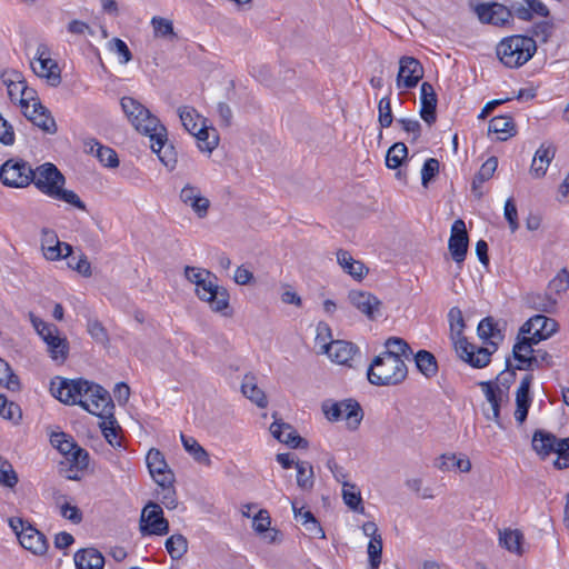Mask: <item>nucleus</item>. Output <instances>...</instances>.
Wrapping results in <instances>:
<instances>
[{
	"mask_svg": "<svg viewBox=\"0 0 569 569\" xmlns=\"http://www.w3.org/2000/svg\"><path fill=\"white\" fill-rule=\"evenodd\" d=\"M32 173L34 178L31 183H33L40 192L54 200L69 203L79 210H87L86 203L74 191L63 188L66 178L56 164L46 162L32 169Z\"/></svg>",
	"mask_w": 569,
	"mask_h": 569,
	"instance_id": "f257e3e1",
	"label": "nucleus"
},
{
	"mask_svg": "<svg viewBox=\"0 0 569 569\" xmlns=\"http://www.w3.org/2000/svg\"><path fill=\"white\" fill-rule=\"evenodd\" d=\"M450 338L453 341L460 359L473 368H485L490 363L491 351L488 347H478L470 343L463 336L466 322L459 307H452L448 312Z\"/></svg>",
	"mask_w": 569,
	"mask_h": 569,
	"instance_id": "f03ea898",
	"label": "nucleus"
},
{
	"mask_svg": "<svg viewBox=\"0 0 569 569\" xmlns=\"http://www.w3.org/2000/svg\"><path fill=\"white\" fill-rule=\"evenodd\" d=\"M407 376V365L392 352H381L375 357L367 370V378L375 386H398Z\"/></svg>",
	"mask_w": 569,
	"mask_h": 569,
	"instance_id": "7ed1b4c3",
	"label": "nucleus"
},
{
	"mask_svg": "<svg viewBox=\"0 0 569 569\" xmlns=\"http://www.w3.org/2000/svg\"><path fill=\"white\" fill-rule=\"evenodd\" d=\"M57 379L59 380L58 386L56 381H51L50 390L52 396L64 405H78V401L87 397L88 392H93L91 396L98 399L109 400V391L100 385L83 378L68 379L57 377Z\"/></svg>",
	"mask_w": 569,
	"mask_h": 569,
	"instance_id": "20e7f679",
	"label": "nucleus"
},
{
	"mask_svg": "<svg viewBox=\"0 0 569 569\" xmlns=\"http://www.w3.org/2000/svg\"><path fill=\"white\" fill-rule=\"evenodd\" d=\"M499 60L508 68H518L529 61L537 51V43L529 36L515 34L497 46Z\"/></svg>",
	"mask_w": 569,
	"mask_h": 569,
	"instance_id": "39448f33",
	"label": "nucleus"
},
{
	"mask_svg": "<svg viewBox=\"0 0 569 569\" xmlns=\"http://www.w3.org/2000/svg\"><path fill=\"white\" fill-rule=\"evenodd\" d=\"M204 278L196 287L197 297L207 302L212 312L231 317L233 310L230 306L229 291L217 283L218 278L213 272L204 270Z\"/></svg>",
	"mask_w": 569,
	"mask_h": 569,
	"instance_id": "423d86ee",
	"label": "nucleus"
},
{
	"mask_svg": "<svg viewBox=\"0 0 569 569\" xmlns=\"http://www.w3.org/2000/svg\"><path fill=\"white\" fill-rule=\"evenodd\" d=\"M321 409L330 422L342 420V411H346L345 420L347 428L351 431H356L363 419V410L360 403L352 398L341 401L326 400L322 402Z\"/></svg>",
	"mask_w": 569,
	"mask_h": 569,
	"instance_id": "0eeeda50",
	"label": "nucleus"
},
{
	"mask_svg": "<svg viewBox=\"0 0 569 569\" xmlns=\"http://www.w3.org/2000/svg\"><path fill=\"white\" fill-rule=\"evenodd\" d=\"M121 108L131 124L141 133L147 134L157 130L160 120L149 109L131 97H123Z\"/></svg>",
	"mask_w": 569,
	"mask_h": 569,
	"instance_id": "6e6552de",
	"label": "nucleus"
},
{
	"mask_svg": "<svg viewBox=\"0 0 569 569\" xmlns=\"http://www.w3.org/2000/svg\"><path fill=\"white\" fill-rule=\"evenodd\" d=\"M33 178L31 166L22 159H9L0 167V180L7 187L24 188Z\"/></svg>",
	"mask_w": 569,
	"mask_h": 569,
	"instance_id": "1a4fd4ad",
	"label": "nucleus"
},
{
	"mask_svg": "<svg viewBox=\"0 0 569 569\" xmlns=\"http://www.w3.org/2000/svg\"><path fill=\"white\" fill-rule=\"evenodd\" d=\"M140 532L146 536H164L169 532V522L157 502L149 501L142 509L139 523Z\"/></svg>",
	"mask_w": 569,
	"mask_h": 569,
	"instance_id": "9d476101",
	"label": "nucleus"
},
{
	"mask_svg": "<svg viewBox=\"0 0 569 569\" xmlns=\"http://www.w3.org/2000/svg\"><path fill=\"white\" fill-rule=\"evenodd\" d=\"M479 21L483 24L505 27L513 22V9L499 2H482L473 8Z\"/></svg>",
	"mask_w": 569,
	"mask_h": 569,
	"instance_id": "9b49d317",
	"label": "nucleus"
},
{
	"mask_svg": "<svg viewBox=\"0 0 569 569\" xmlns=\"http://www.w3.org/2000/svg\"><path fill=\"white\" fill-rule=\"evenodd\" d=\"M151 141V149L158 154L159 160L170 170H173L178 162V154L172 143L168 142L167 128L159 122L157 130L147 133Z\"/></svg>",
	"mask_w": 569,
	"mask_h": 569,
	"instance_id": "f8f14e48",
	"label": "nucleus"
},
{
	"mask_svg": "<svg viewBox=\"0 0 569 569\" xmlns=\"http://www.w3.org/2000/svg\"><path fill=\"white\" fill-rule=\"evenodd\" d=\"M423 67L421 62L409 56H403L399 60V71L396 83L398 88L412 89L423 78Z\"/></svg>",
	"mask_w": 569,
	"mask_h": 569,
	"instance_id": "ddd939ff",
	"label": "nucleus"
},
{
	"mask_svg": "<svg viewBox=\"0 0 569 569\" xmlns=\"http://www.w3.org/2000/svg\"><path fill=\"white\" fill-rule=\"evenodd\" d=\"M469 247V236L466 223L462 219H457L451 226V234L448 242L450 254L456 263L461 264L467 256Z\"/></svg>",
	"mask_w": 569,
	"mask_h": 569,
	"instance_id": "4468645a",
	"label": "nucleus"
},
{
	"mask_svg": "<svg viewBox=\"0 0 569 569\" xmlns=\"http://www.w3.org/2000/svg\"><path fill=\"white\" fill-rule=\"evenodd\" d=\"M146 462L152 479L158 486L174 482V475L169 469L164 456L160 450L151 448L147 453Z\"/></svg>",
	"mask_w": 569,
	"mask_h": 569,
	"instance_id": "2eb2a0df",
	"label": "nucleus"
},
{
	"mask_svg": "<svg viewBox=\"0 0 569 569\" xmlns=\"http://www.w3.org/2000/svg\"><path fill=\"white\" fill-rule=\"evenodd\" d=\"M512 358L517 361L515 369L533 371L535 369L553 367V358L546 350L537 349L535 353L527 356L523 351L512 353Z\"/></svg>",
	"mask_w": 569,
	"mask_h": 569,
	"instance_id": "dca6fc26",
	"label": "nucleus"
},
{
	"mask_svg": "<svg viewBox=\"0 0 569 569\" xmlns=\"http://www.w3.org/2000/svg\"><path fill=\"white\" fill-rule=\"evenodd\" d=\"M558 322L545 315H536L529 318L521 327L520 335L531 333L535 330V335L540 339H548L558 331Z\"/></svg>",
	"mask_w": 569,
	"mask_h": 569,
	"instance_id": "f3484780",
	"label": "nucleus"
},
{
	"mask_svg": "<svg viewBox=\"0 0 569 569\" xmlns=\"http://www.w3.org/2000/svg\"><path fill=\"white\" fill-rule=\"evenodd\" d=\"M533 376L531 373L526 375L516 391V411L515 419L519 425H522L528 417V412L532 402L530 392Z\"/></svg>",
	"mask_w": 569,
	"mask_h": 569,
	"instance_id": "a211bd4d",
	"label": "nucleus"
},
{
	"mask_svg": "<svg viewBox=\"0 0 569 569\" xmlns=\"http://www.w3.org/2000/svg\"><path fill=\"white\" fill-rule=\"evenodd\" d=\"M180 200L198 216V218H206L210 208L208 198L201 194L197 186L186 184L180 191Z\"/></svg>",
	"mask_w": 569,
	"mask_h": 569,
	"instance_id": "6ab92c4d",
	"label": "nucleus"
},
{
	"mask_svg": "<svg viewBox=\"0 0 569 569\" xmlns=\"http://www.w3.org/2000/svg\"><path fill=\"white\" fill-rule=\"evenodd\" d=\"M270 431L277 440L292 449H307L309 446L308 440L299 436L289 423L274 421L270 426Z\"/></svg>",
	"mask_w": 569,
	"mask_h": 569,
	"instance_id": "aec40b11",
	"label": "nucleus"
},
{
	"mask_svg": "<svg viewBox=\"0 0 569 569\" xmlns=\"http://www.w3.org/2000/svg\"><path fill=\"white\" fill-rule=\"evenodd\" d=\"M102 421L99 423L101 431L106 438V440L112 446V447H120L121 441L118 439V429L119 426L117 425V420L114 417V403L111 399V396L109 397V403L104 406L102 409V415L99 417Z\"/></svg>",
	"mask_w": 569,
	"mask_h": 569,
	"instance_id": "412c9836",
	"label": "nucleus"
},
{
	"mask_svg": "<svg viewBox=\"0 0 569 569\" xmlns=\"http://www.w3.org/2000/svg\"><path fill=\"white\" fill-rule=\"evenodd\" d=\"M437 93L433 86L429 82H422L420 87V117L429 126L437 120Z\"/></svg>",
	"mask_w": 569,
	"mask_h": 569,
	"instance_id": "4be33fe9",
	"label": "nucleus"
},
{
	"mask_svg": "<svg viewBox=\"0 0 569 569\" xmlns=\"http://www.w3.org/2000/svg\"><path fill=\"white\" fill-rule=\"evenodd\" d=\"M20 545L37 556L46 555L49 543L46 536L37 530L31 523H28L27 528L19 538Z\"/></svg>",
	"mask_w": 569,
	"mask_h": 569,
	"instance_id": "5701e85b",
	"label": "nucleus"
},
{
	"mask_svg": "<svg viewBox=\"0 0 569 569\" xmlns=\"http://www.w3.org/2000/svg\"><path fill=\"white\" fill-rule=\"evenodd\" d=\"M322 348L333 361L348 366H351L349 362L358 352V347L356 345L343 340L330 341L329 343L322 345Z\"/></svg>",
	"mask_w": 569,
	"mask_h": 569,
	"instance_id": "b1692460",
	"label": "nucleus"
},
{
	"mask_svg": "<svg viewBox=\"0 0 569 569\" xmlns=\"http://www.w3.org/2000/svg\"><path fill=\"white\" fill-rule=\"evenodd\" d=\"M348 298L352 306L365 313L369 319H376V315L379 312L381 301L370 292L356 291L349 292Z\"/></svg>",
	"mask_w": 569,
	"mask_h": 569,
	"instance_id": "393cba45",
	"label": "nucleus"
},
{
	"mask_svg": "<svg viewBox=\"0 0 569 569\" xmlns=\"http://www.w3.org/2000/svg\"><path fill=\"white\" fill-rule=\"evenodd\" d=\"M23 114L43 132L54 134L58 131V126L50 110L44 107L41 102L32 104V111L29 114L23 111Z\"/></svg>",
	"mask_w": 569,
	"mask_h": 569,
	"instance_id": "a878e982",
	"label": "nucleus"
},
{
	"mask_svg": "<svg viewBox=\"0 0 569 569\" xmlns=\"http://www.w3.org/2000/svg\"><path fill=\"white\" fill-rule=\"evenodd\" d=\"M556 156V147L552 143H542L535 153L530 167V174L540 179L546 176L548 166Z\"/></svg>",
	"mask_w": 569,
	"mask_h": 569,
	"instance_id": "bb28decb",
	"label": "nucleus"
},
{
	"mask_svg": "<svg viewBox=\"0 0 569 569\" xmlns=\"http://www.w3.org/2000/svg\"><path fill=\"white\" fill-rule=\"evenodd\" d=\"M525 305L537 311L553 313L557 309L558 299L548 290L546 292H529L523 297Z\"/></svg>",
	"mask_w": 569,
	"mask_h": 569,
	"instance_id": "cd10ccee",
	"label": "nucleus"
},
{
	"mask_svg": "<svg viewBox=\"0 0 569 569\" xmlns=\"http://www.w3.org/2000/svg\"><path fill=\"white\" fill-rule=\"evenodd\" d=\"M523 2L527 7L521 3H512L515 16L518 19L531 21L533 14L542 18H548L550 16V10L541 0H523Z\"/></svg>",
	"mask_w": 569,
	"mask_h": 569,
	"instance_id": "c85d7f7f",
	"label": "nucleus"
},
{
	"mask_svg": "<svg viewBox=\"0 0 569 569\" xmlns=\"http://www.w3.org/2000/svg\"><path fill=\"white\" fill-rule=\"evenodd\" d=\"M559 440L553 433L538 429L532 436V449L545 459L550 453H555Z\"/></svg>",
	"mask_w": 569,
	"mask_h": 569,
	"instance_id": "c756f323",
	"label": "nucleus"
},
{
	"mask_svg": "<svg viewBox=\"0 0 569 569\" xmlns=\"http://www.w3.org/2000/svg\"><path fill=\"white\" fill-rule=\"evenodd\" d=\"M46 46H39L38 47V58L37 60L39 61L40 63V72H39V76L42 77V78H46L48 83L52 87H57L61 83V74H60V69H59V66L56 61H53L52 59L50 58H44L43 54H44V51H46Z\"/></svg>",
	"mask_w": 569,
	"mask_h": 569,
	"instance_id": "7c9ffc66",
	"label": "nucleus"
},
{
	"mask_svg": "<svg viewBox=\"0 0 569 569\" xmlns=\"http://www.w3.org/2000/svg\"><path fill=\"white\" fill-rule=\"evenodd\" d=\"M77 569H103L104 557L94 548L80 549L74 553Z\"/></svg>",
	"mask_w": 569,
	"mask_h": 569,
	"instance_id": "2f4dec72",
	"label": "nucleus"
},
{
	"mask_svg": "<svg viewBox=\"0 0 569 569\" xmlns=\"http://www.w3.org/2000/svg\"><path fill=\"white\" fill-rule=\"evenodd\" d=\"M477 332L480 339L492 348L491 355L498 349V343L493 340L498 338L502 340L503 336L501 335L500 329L498 328V323L495 321L492 317L483 318L477 328Z\"/></svg>",
	"mask_w": 569,
	"mask_h": 569,
	"instance_id": "473e14b6",
	"label": "nucleus"
},
{
	"mask_svg": "<svg viewBox=\"0 0 569 569\" xmlns=\"http://www.w3.org/2000/svg\"><path fill=\"white\" fill-rule=\"evenodd\" d=\"M337 260L341 268L356 280H361L368 273V268L361 261L355 260L347 250H338Z\"/></svg>",
	"mask_w": 569,
	"mask_h": 569,
	"instance_id": "72a5a7b5",
	"label": "nucleus"
},
{
	"mask_svg": "<svg viewBox=\"0 0 569 569\" xmlns=\"http://www.w3.org/2000/svg\"><path fill=\"white\" fill-rule=\"evenodd\" d=\"M489 132L501 134L498 137L500 141H506L517 133L516 124L510 116L493 117L489 121Z\"/></svg>",
	"mask_w": 569,
	"mask_h": 569,
	"instance_id": "f704fd0d",
	"label": "nucleus"
},
{
	"mask_svg": "<svg viewBox=\"0 0 569 569\" xmlns=\"http://www.w3.org/2000/svg\"><path fill=\"white\" fill-rule=\"evenodd\" d=\"M241 392L252 402H254L259 408H266L268 405L267 397L264 392L257 386L256 377L252 375H246L242 385Z\"/></svg>",
	"mask_w": 569,
	"mask_h": 569,
	"instance_id": "c9c22d12",
	"label": "nucleus"
},
{
	"mask_svg": "<svg viewBox=\"0 0 569 569\" xmlns=\"http://www.w3.org/2000/svg\"><path fill=\"white\" fill-rule=\"evenodd\" d=\"M416 367L426 378H433L438 373V361L433 353L428 350H419L413 356Z\"/></svg>",
	"mask_w": 569,
	"mask_h": 569,
	"instance_id": "e433bc0d",
	"label": "nucleus"
},
{
	"mask_svg": "<svg viewBox=\"0 0 569 569\" xmlns=\"http://www.w3.org/2000/svg\"><path fill=\"white\" fill-rule=\"evenodd\" d=\"M499 541L508 551L517 555L522 553L523 535L518 529H505L499 532Z\"/></svg>",
	"mask_w": 569,
	"mask_h": 569,
	"instance_id": "4c0bfd02",
	"label": "nucleus"
},
{
	"mask_svg": "<svg viewBox=\"0 0 569 569\" xmlns=\"http://www.w3.org/2000/svg\"><path fill=\"white\" fill-rule=\"evenodd\" d=\"M181 442L184 450L188 453H190L198 463H202L206 466L211 465L209 453L194 438L187 437L183 433H181Z\"/></svg>",
	"mask_w": 569,
	"mask_h": 569,
	"instance_id": "58836bf2",
	"label": "nucleus"
},
{
	"mask_svg": "<svg viewBox=\"0 0 569 569\" xmlns=\"http://www.w3.org/2000/svg\"><path fill=\"white\" fill-rule=\"evenodd\" d=\"M1 80L8 89L10 100L14 101L26 81L23 74L18 70H6L1 73Z\"/></svg>",
	"mask_w": 569,
	"mask_h": 569,
	"instance_id": "ea45409f",
	"label": "nucleus"
},
{
	"mask_svg": "<svg viewBox=\"0 0 569 569\" xmlns=\"http://www.w3.org/2000/svg\"><path fill=\"white\" fill-rule=\"evenodd\" d=\"M199 141V149L206 152H212L219 143V136L214 128H208L204 124L193 134Z\"/></svg>",
	"mask_w": 569,
	"mask_h": 569,
	"instance_id": "a19ab883",
	"label": "nucleus"
},
{
	"mask_svg": "<svg viewBox=\"0 0 569 569\" xmlns=\"http://www.w3.org/2000/svg\"><path fill=\"white\" fill-rule=\"evenodd\" d=\"M342 499L343 502L353 511L365 513V507L362 505V497L360 490L356 485L350 482H343L342 487Z\"/></svg>",
	"mask_w": 569,
	"mask_h": 569,
	"instance_id": "79ce46f5",
	"label": "nucleus"
},
{
	"mask_svg": "<svg viewBox=\"0 0 569 569\" xmlns=\"http://www.w3.org/2000/svg\"><path fill=\"white\" fill-rule=\"evenodd\" d=\"M408 157V148L403 142H395L387 151L386 164L390 169L401 168Z\"/></svg>",
	"mask_w": 569,
	"mask_h": 569,
	"instance_id": "37998d69",
	"label": "nucleus"
},
{
	"mask_svg": "<svg viewBox=\"0 0 569 569\" xmlns=\"http://www.w3.org/2000/svg\"><path fill=\"white\" fill-rule=\"evenodd\" d=\"M166 549L172 559H180L188 551V540L180 533L172 535L166 540Z\"/></svg>",
	"mask_w": 569,
	"mask_h": 569,
	"instance_id": "c03bdc74",
	"label": "nucleus"
},
{
	"mask_svg": "<svg viewBox=\"0 0 569 569\" xmlns=\"http://www.w3.org/2000/svg\"><path fill=\"white\" fill-rule=\"evenodd\" d=\"M297 485L302 490H310L313 487V469L307 461H297Z\"/></svg>",
	"mask_w": 569,
	"mask_h": 569,
	"instance_id": "a18cd8bd",
	"label": "nucleus"
},
{
	"mask_svg": "<svg viewBox=\"0 0 569 569\" xmlns=\"http://www.w3.org/2000/svg\"><path fill=\"white\" fill-rule=\"evenodd\" d=\"M47 347L52 360L61 363L67 360L69 355V341L66 337L59 335L54 338V341L50 342Z\"/></svg>",
	"mask_w": 569,
	"mask_h": 569,
	"instance_id": "49530a36",
	"label": "nucleus"
},
{
	"mask_svg": "<svg viewBox=\"0 0 569 569\" xmlns=\"http://www.w3.org/2000/svg\"><path fill=\"white\" fill-rule=\"evenodd\" d=\"M43 251H44V257L48 260H59L61 258H66V259L69 258L73 252V248L71 244H69L67 242H60L59 240H57V242H54V244H51V246L43 244Z\"/></svg>",
	"mask_w": 569,
	"mask_h": 569,
	"instance_id": "de8ad7c7",
	"label": "nucleus"
},
{
	"mask_svg": "<svg viewBox=\"0 0 569 569\" xmlns=\"http://www.w3.org/2000/svg\"><path fill=\"white\" fill-rule=\"evenodd\" d=\"M179 118L183 128L193 136L199 129L197 120L200 114L197 110L192 107H182L179 109Z\"/></svg>",
	"mask_w": 569,
	"mask_h": 569,
	"instance_id": "09e8293b",
	"label": "nucleus"
},
{
	"mask_svg": "<svg viewBox=\"0 0 569 569\" xmlns=\"http://www.w3.org/2000/svg\"><path fill=\"white\" fill-rule=\"evenodd\" d=\"M151 24L157 37L170 38L171 40L178 39L177 33L173 30V23L171 20L161 17H153Z\"/></svg>",
	"mask_w": 569,
	"mask_h": 569,
	"instance_id": "8fccbe9b",
	"label": "nucleus"
},
{
	"mask_svg": "<svg viewBox=\"0 0 569 569\" xmlns=\"http://www.w3.org/2000/svg\"><path fill=\"white\" fill-rule=\"evenodd\" d=\"M387 350L385 352H392L393 356H397L399 358L406 357L408 358L409 355L412 353V350L408 342L399 337H390L386 340L385 343Z\"/></svg>",
	"mask_w": 569,
	"mask_h": 569,
	"instance_id": "3c124183",
	"label": "nucleus"
},
{
	"mask_svg": "<svg viewBox=\"0 0 569 569\" xmlns=\"http://www.w3.org/2000/svg\"><path fill=\"white\" fill-rule=\"evenodd\" d=\"M87 331L96 342L101 343L103 346L109 343L108 331L98 319H88Z\"/></svg>",
	"mask_w": 569,
	"mask_h": 569,
	"instance_id": "603ef678",
	"label": "nucleus"
},
{
	"mask_svg": "<svg viewBox=\"0 0 569 569\" xmlns=\"http://www.w3.org/2000/svg\"><path fill=\"white\" fill-rule=\"evenodd\" d=\"M382 537L378 536L370 539L368 543V557L370 569H378L382 557Z\"/></svg>",
	"mask_w": 569,
	"mask_h": 569,
	"instance_id": "864d4df0",
	"label": "nucleus"
},
{
	"mask_svg": "<svg viewBox=\"0 0 569 569\" xmlns=\"http://www.w3.org/2000/svg\"><path fill=\"white\" fill-rule=\"evenodd\" d=\"M18 481V475L12 465L0 457V485L7 488H14Z\"/></svg>",
	"mask_w": 569,
	"mask_h": 569,
	"instance_id": "5fc2aeb1",
	"label": "nucleus"
},
{
	"mask_svg": "<svg viewBox=\"0 0 569 569\" xmlns=\"http://www.w3.org/2000/svg\"><path fill=\"white\" fill-rule=\"evenodd\" d=\"M0 383H4V386L12 390L20 389V380L19 377L12 371L8 362L0 358Z\"/></svg>",
	"mask_w": 569,
	"mask_h": 569,
	"instance_id": "6e6d98bb",
	"label": "nucleus"
},
{
	"mask_svg": "<svg viewBox=\"0 0 569 569\" xmlns=\"http://www.w3.org/2000/svg\"><path fill=\"white\" fill-rule=\"evenodd\" d=\"M569 289V271L563 268L557 276L550 280L548 291L552 295L560 296Z\"/></svg>",
	"mask_w": 569,
	"mask_h": 569,
	"instance_id": "4d7b16f0",
	"label": "nucleus"
},
{
	"mask_svg": "<svg viewBox=\"0 0 569 569\" xmlns=\"http://www.w3.org/2000/svg\"><path fill=\"white\" fill-rule=\"evenodd\" d=\"M378 121L381 128H389L392 124L393 116L389 94L381 98L378 103Z\"/></svg>",
	"mask_w": 569,
	"mask_h": 569,
	"instance_id": "13d9d810",
	"label": "nucleus"
},
{
	"mask_svg": "<svg viewBox=\"0 0 569 569\" xmlns=\"http://www.w3.org/2000/svg\"><path fill=\"white\" fill-rule=\"evenodd\" d=\"M516 370L515 369V365H512L511 362V358L510 357H507L506 358V369L502 370L496 381H497V385L503 390L506 389V391L509 390V388L511 387V385L515 382L516 380Z\"/></svg>",
	"mask_w": 569,
	"mask_h": 569,
	"instance_id": "bf43d9fd",
	"label": "nucleus"
},
{
	"mask_svg": "<svg viewBox=\"0 0 569 569\" xmlns=\"http://www.w3.org/2000/svg\"><path fill=\"white\" fill-rule=\"evenodd\" d=\"M92 392H88L87 397L82 398L81 401H78V405L87 410L89 413L100 417L102 415V409L109 400H101L91 396Z\"/></svg>",
	"mask_w": 569,
	"mask_h": 569,
	"instance_id": "052dcab7",
	"label": "nucleus"
},
{
	"mask_svg": "<svg viewBox=\"0 0 569 569\" xmlns=\"http://www.w3.org/2000/svg\"><path fill=\"white\" fill-rule=\"evenodd\" d=\"M97 148V158L99 161L109 168H117L119 166V158L117 152L110 147L102 146L99 142H96Z\"/></svg>",
	"mask_w": 569,
	"mask_h": 569,
	"instance_id": "680f3d73",
	"label": "nucleus"
},
{
	"mask_svg": "<svg viewBox=\"0 0 569 569\" xmlns=\"http://www.w3.org/2000/svg\"><path fill=\"white\" fill-rule=\"evenodd\" d=\"M555 453H557V458L553 461V467L558 470L569 468V437L559 440Z\"/></svg>",
	"mask_w": 569,
	"mask_h": 569,
	"instance_id": "e2e57ef3",
	"label": "nucleus"
},
{
	"mask_svg": "<svg viewBox=\"0 0 569 569\" xmlns=\"http://www.w3.org/2000/svg\"><path fill=\"white\" fill-rule=\"evenodd\" d=\"M302 525L306 526V530L308 531L310 538L323 539L326 537L320 522L317 520V518L313 516L311 511L306 510V512L303 513Z\"/></svg>",
	"mask_w": 569,
	"mask_h": 569,
	"instance_id": "0e129e2a",
	"label": "nucleus"
},
{
	"mask_svg": "<svg viewBox=\"0 0 569 569\" xmlns=\"http://www.w3.org/2000/svg\"><path fill=\"white\" fill-rule=\"evenodd\" d=\"M479 386L485 392L486 398L490 405H496L502 401L505 391L497 385L496 381H482L479 383Z\"/></svg>",
	"mask_w": 569,
	"mask_h": 569,
	"instance_id": "69168bd1",
	"label": "nucleus"
},
{
	"mask_svg": "<svg viewBox=\"0 0 569 569\" xmlns=\"http://www.w3.org/2000/svg\"><path fill=\"white\" fill-rule=\"evenodd\" d=\"M555 29V23L549 20L538 21L530 29V37L540 38L542 42H547Z\"/></svg>",
	"mask_w": 569,
	"mask_h": 569,
	"instance_id": "338daca9",
	"label": "nucleus"
},
{
	"mask_svg": "<svg viewBox=\"0 0 569 569\" xmlns=\"http://www.w3.org/2000/svg\"><path fill=\"white\" fill-rule=\"evenodd\" d=\"M69 465L74 466L78 470H83L89 465V453L86 449L77 446L67 457Z\"/></svg>",
	"mask_w": 569,
	"mask_h": 569,
	"instance_id": "774afa93",
	"label": "nucleus"
}]
</instances>
